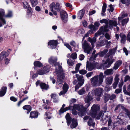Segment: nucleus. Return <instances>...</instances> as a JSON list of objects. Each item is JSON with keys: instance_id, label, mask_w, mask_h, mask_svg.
<instances>
[{"instance_id": "13", "label": "nucleus", "mask_w": 130, "mask_h": 130, "mask_svg": "<svg viewBox=\"0 0 130 130\" xmlns=\"http://www.w3.org/2000/svg\"><path fill=\"white\" fill-rule=\"evenodd\" d=\"M58 41L56 40H50L48 43V46L49 48L53 49L55 48L58 44Z\"/></svg>"}, {"instance_id": "52", "label": "nucleus", "mask_w": 130, "mask_h": 130, "mask_svg": "<svg viewBox=\"0 0 130 130\" xmlns=\"http://www.w3.org/2000/svg\"><path fill=\"white\" fill-rule=\"evenodd\" d=\"M23 6L25 8H27L28 7H30L29 6L27 2L26 1H24L23 2Z\"/></svg>"}, {"instance_id": "19", "label": "nucleus", "mask_w": 130, "mask_h": 130, "mask_svg": "<svg viewBox=\"0 0 130 130\" xmlns=\"http://www.w3.org/2000/svg\"><path fill=\"white\" fill-rule=\"evenodd\" d=\"M113 78L112 76L106 77L105 79V82L106 84L107 85H110L112 83Z\"/></svg>"}, {"instance_id": "56", "label": "nucleus", "mask_w": 130, "mask_h": 130, "mask_svg": "<svg viewBox=\"0 0 130 130\" xmlns=\"http://www.w3.org/2000/svg\"><path fill=\"white\" fill-rule=\"evenodd\" d=\"M105 37L108 40H110L111 39V36L108 33H106L104 34Z\"/></svg>"}, {"instance_id": "26", "label": "nucleus", "mask_w": 130, "mask_h": 130, "mask_svg": "<svg viewBox=\"0 0 130 130\" xmlns=\"http://www.w3.org/2000/svg\"><path fill=\"white\" fill-rule=\"evenodd\" d=\"M113 73V69H107L104 72V74L106 75H112Z\"/></svg>"}, {"instance_id": "32", "label": "nucleus", "mask_w": 130, "mask_h": 130, "mask_svg": "<svg viewBox=\"0 0 130 130\" xmlns=\"http://www.w3.org/2000/svg\"><path fill=\"white\" fill-rule=\"evenodd\" d=\"M120 36L121 38V43L123 44L126 41V36L124 34H120Z\"/></svg>"}, {"instance_id": "27", "label": "nucleus", "mask_w": 130, "mask_h": 130, "mask_svg": "<svg viewBox=\"0 0 130 130\" xmlns=\"http://www.w3.org/2000/svg\"><path fill=\"white\" fill-rule=\"evenodd\" d=\"M85 13L84 10H80L78 13L77 18L79 19H81Z\"/></svg>"}, {"instance_id": "23", "label": "nucleus", "mask_w": 130, "mask_h": 130, "mask_svg": "<svg viewBox=\"0 0 130 130\" xmlns=\"http://www.w3.org/2000/svg\"><path fill=\"white\" fill-rule=\"evenodd\" d=\"M76 76L78 80L80 82V83H82V84H83L84 82V80L83 76L82 75H79L77 74H76Z\"/></svg>"}, {"instance_id": "38", "label": "nucleus", "mask_w": 130, "mask_h": 130, "mask_svg": "<svg viewBox=\"0 0 130 130\" xmlns=\"http://www.w3.org/2000/svg\"><path fill=\"white\" fill-rule=\"evenodd\" d=\"M128 20L129 19L128 18L122 20L121 23L122 26H124L125 25L128 23Z\"/></svg>"}, {"instance_id": "40", "label": "nucleus", "mask_w": 130, "mask_h": 130, "mask_svg": "<svg viewBox=\"0 0 130 130\" xmlns=\"http://www.w3.org/2000/svg\"><path fill=\"white\" fill-rule=\"evenodd\" d=\"M128 15L127 13H125L123 14L120 17H119L118 18V24L120 25V21L121 19H122L124 18V17L127 16Z\"/></svg>"}, {"instance_id": "17", "label": "nucleus", "mask_w": 130, "mask_h": 130, "mask_svg": "<svg viewBox=\"0 0 130 130\" xmlns=\"http://www.w3.org/2000/svg\"><path fill=\"white\" fill-rule=\"evenodd\" d=\"M9 53L8 52L3 51L0 54V60H2L6 58L9 55Z\"/></svg>"}, {"instance_id": "35", "label": "nucleus", "mask_w": 130, "mask_h": 130, "mask_svg": "<svg viewBox=\"0 0 130 130\" xmlns=\"http://www.w3.org/2000/svg\"><path fill=\"white\" fill-rule=\"evenodd\" d=\"M27 8V15L28 17H31L32 15V10L31 8L30 7Z\"/></svg>"}, {"instance_id": "53", "label": "nucleus", "mask_w": 130, "mask_h": 130, "mask_svg": "<svg viewBox=\"0 0 130 130\" xmlns=\"http://www.w3.org/2000/svg\"><path fill=\"white\" fill-rule=\"evenodd\" d=\"M106 4L105 3L103 4L102 7V11L103 13H104L106 11Z\"/></svg>"}, {"instance_id": "16", "label": "nucleus", "mask_w": 130, "mask_h": 130, "mask_svg": "<svg viewBox=\"0 0 130 130\" xmlns=\"http://www.w3.org/2000/svg\"><path fill=\"white\" fill-rule=\"evenodd\" d=\"M109 27L110 29H112L113 28V26L116 27L118 25L117 22L116 20H109Z\"/></svg>"}, {"instance_id": "11", "label": "nucleus", "mask_w": 130, "mask_h": 130, "mask_svg": "<svg viewBox=\"0 0 130 130\" xmlns=\"http://www.w3.org/2000/svg\"><path fill=\"white\" fill-rule=\"evenodd\" d=\"M114 61V59H110L108 58L105 61L104 60H102L103 62H105L103 64H101V66H102V68H103V69H104L105 68H108L113 63Z\"/></svg>"}, {"instance_id": "44", "label": "nucleus", "mask_w": 130, "mask_h": 130, "mask_svg": "<svg viewBox=\"0 0 130 130\" xmlns=\"http://www.w3.org/2000/svg\"><path fill=\"white\" fill-rule=\"evenodd\" d=\"M85 89L84 88H82L79 91H78V93L80 95L85 94Z\"/></svg>"}, {"instance_id": "47", "label": "nucleus", "mask_w": 130, "mask_h": 130, "mask_svg": "<svg viewBox=\"0 0 130 130\" xmlns=\"http://www.w3.org/2000/svg\"><path fill=\"white\" fill-rule=\"evenodd\" d=\"M68 89V86L67 84H64L63 87V90L65 91V92H67Z\"/></svg>"}, {"instance_id": "46", "label": "nucleus", "mask_w": 130, "mask_h": 130, "mask_svg": "<svg viewBox=\"0 0 130 130\" xmlns=\"http://www.w3.org/2000/svg\"><path fill=\"white\" fill-rule=\"evenodd\" d=\"M88 27L89 29H92L93 30L96 31L97 30L94 25L92 24L89 25Z\"/></svg>"}, {"instance_id": "61", "label": "nucleus", "mask_w": 130, "mask_h": 130, "mask_svg": "<svg viewBox=\"0 0 130 130\" xmlns=\"http://www.w3.org/2000/svg\"><path fill=\"white\" fill-rule=\"evenodd\" d=\"M67 63L69 66H73L74 64L73 62L70 59H69L68 60Z\"/></svg>"}, {"instance_id": "48", "label": "nucleus", "mask_w": 130, "mask_h": 130, "mask_svg": "<svg viewBox=\"0 0 130 130\" xmlns=\"http://www.w3.org/2000/svg\"><path fill=\"white\" fill-rule=\"evenodd\" d=\"M117 49V48L116 47L115 48L111 49L109 51V53L110 55L114 54L116 51Z\"/></svg>"}, {"instance_id": "7", "label": "nucleus", "mask_w": 130, "mask_h": 130, "mask_svg": "<svg viewBox=\"0 0 130 130\" xmlns=\"http://www.w3.org/2000/svg\"><path fill=\"white\" fill-rule=\"evenodd\" d=\"M12 13L11 11H9L8 14L5 15L4 10L3 9H0V20L3 24H6V21L3 18L4 17L9 18L12 17Z\"/></svg>"}, {"instance_id": "22", "label": "nucleus", "mask_w": 130, "mask_h": 130, "mask_svg": "<svg viewBox=\"0 0 130 130\" xmlns=\"http://www.w3.org/2000/svg\"><path fill=\"white\" fill-rule=\"evenodd\" d=\"M122 63V61L121 60H119L117 61L114 65L113 69L115 70L117 69L121 65Z\"/></svg>"}, {"instance_id": "8", "label": "nucleus", "mask_w": 130, "mask_h": 130, "mask_svg": "<svg viewBox=\"0 0 130 130\" xmlns=\"http://www.w3.org/2000/svg\"><path fill=\"white\" fill-rule=\"evenodd\" d=\"M49 7L50 10L55 15H57V12H59L61 8L58 2L56 4L54 2H52L50 4Z\"/></svg>"}, {"instance_id": "25", "label": "nucleus", "mask_w": 130, "mask_h": 130, "mask_svg": "<svg viewBox=\"0 0 130 130\" xmlns=\"http://www.w3.org/2000/svg\"><path fill=\"white\" fill-rule=\"evenodd\" d=\"M38 116V113L35 111H32L30 114V117L31 118H37Z\"/></svg>"}, {"instance_id": "4", "label": "nucleus", "mask_w": 130, "mask_h": 130, "mask_svg": "<svg viewBox=\"0 0 130 130\" xmlns=\"http://www.w3.org/2000/svg\"><path fill=\"white\" fill-rule=\"evenodd\" d=\"M99 110L100 106L99 105L95 104L93 105L91 108V111L90 115L93 118L99 119L103 112V111H101L97 114Z\"/></svg>"}, {"instance_id": "20", "label": "nucleus", "mask_w": 130, "mask_h": 130, "mask_svg": "<svg viewBox=\"0 0 130 130\" xmlns=\"http://www.w3.org/2000/svg\"><path fill=\"white\" fill-rule=\"evenodd\" d=\"M78 123L77 119L73 118L72 120V123L70 125V127L71 128H75L77 125Z\"/></svg>"}, {"instance_id": "30", "label": "nucleus", "mask_w": 130, "mask_h": 130, "mask_svg": "<svg viewBox=\"0 0 130 130\" xmlns=\"http://www.w3.org/2000/svg\"><path fill=\"white\" fill-rule=\"evenodd\" d=\"M23 108L24 110H26L28 111L27 113L28 114L30 112L31 110V107L30 105H26L24 106Z\"/></svg>"}, {"instance_id": "31", "label": "nucleus", "mask_w": 130, "mask_h": 130, "mask_svg": "<svg viewBox=\"0 0 130 130\" xmlns=\"http://www.w3.org/2000/svg\"><path fill=\"white\" fill-rule=\"evenodd\" d=\"M108 50L107 49L103 50L102 51L98 53V55L100 57H103L108 52Z\"/></svg>"}, {"instance_id": "5", "label": "nucleus", "mask_w": 130, "mask_h": 130, "mask_svg": "<svg viewBox=\"0 0 130 130\" xmlns=\"http://www.w3.org/2000/svg\"><path fill=\"white\" fill-rule=\"evenodd\" d=\"M55 73H56L57 77V83L58 85L62 83L64 78L63 73V70L62 67L60 65H58V69H55Z\"/></svg>"}, {"instance_id": "41", "label": "nucleus", "mask_w": 130, "mask_h": 130, "mask_svg": "<svg viewBox=\"0 0 130 130\" xmlns=\"http://www.w3.org/2000/svg\"><path fill=\"white\" fill-rule=\"evenodd\" d=\"M60 15L61 18H62V17H65L68 16V14L66 12L63 10H62L61 11Z\"/></svg>"}, {"instance_id": "28", "label": "nucleus", "mask_w": 130, "mask_h": 130, "mask_svg": "<svg viewBox=\"0 0 130 130\" xmlns=\"http://www.w3.org/2000/svg\"><path fill=\"white\" fill-rule=\"evenodd\" d=\"M87 40L90 42L92 47H93L94 46V43L96 41V39L93 37L92 38H91L89 37L88 38Z\"/></svg>"}, {"instance_id": "58", "label": "nucleus", "mask_w": 130, "mask_h": 130, "mask_svg": "<svg viewBox=\"0 0 130 130\" xmlns=\"http://www.w3.org/2000/svg\"><path fill=\"white\" fill-rule=\"evenodd\" d=\"M81 64L80 63H78L76 64L75 67V70L77 72H78L79 71V68Z\"/></svg>"}, {"instance_id": "1", "label": "nucleus", "mask_w": 130, "mask_h": 130, "mask_svg": "<svg viewBox=\"0 0 130 130\" xmlns=\"http://www.w3.org/2000/svg\"><path fill=\"white\" fill-rule=\"evenodd\" d=\"M104 90L103 89L100 88H97L93 90L91 93L90 95L89 93L88 96L86 98L85 102L87 104V107H88L90 104V101L93 99V96L95 95L99 97L102 96L103 94Z\"/></svg>"}, {"instance_id": "9", "label": "nucleus", "mask_w": 130, "mask_h": 130, "mask_svg": "<svg viewBox=\"0 0 130 130\" xmlns=\"http://www.w3.org/2000/svg\"><path fill=\"white\" fill-rule=\"evenodd\" d=\"M109 30L107 29V26L105 25L103 26H101L99 29L98 31L95 34L93 38L96 39L97 37L102 34L104 35L105 32H108Z\"/></svg>"}, {"instance_id": "6", "label": "nucleus", "mask_w": 130, "mask_h": 130, "mask_svg": "<svg viewBox=\"0 0 130 130\" xmlns=\"http://www.w3.org/2000/svg\"><path fill=\"white\" fill-rule=\"evenodd\" d=\"M90 62L87 61V62L86 68L87 70L89 71H91L94 69L95 68H97L98 69H102L101 64L97 63L94 61H92V60L90 61Z\"/></svg>"}, {"instance_id": "39", "label": "nucleus", "mask_w": 130, "mask_h": 130, "mask_svg": "<svg viewBox=\"0 0 130 130\" xmlns=\"http://www.w3.org/2000/svg\"><path fill=\"white\" fill-rule=\"evenodd\" d=\"M88 124L89 126H92L93 127H94L95 125V122L92 121L91 119L88 121Z\"/></svg>"}, {"instance_id": "62", "label": "nucleus", "mask_w": 130, "mask_h": 130, "mask_svg": "<svg viewBox=\"0 0 130 130\" xmlns=\"http://www.w3.org/2000/svg\"><path fill=\"white\" fill-rule=\"evenodd\" d=\"M107 96H108L109 99L111 100H112L114 99L116 97V95L114 94H112L111 96H110V95L108 94H107Z\"/></svg>"}, {"instance_id": "64", "label": "nucleus", "mask_w": 130, "mask_h": 130, "mask_svg": "<svg viewBox=\"0 0 130 130\" xmlns=\"http://www.w3.org/2000/svg\"><path fill=\"white\" fill-rule=\"evenodd\" d=\"M94 25L97 30L98 29V27L100 25V24L98 22L96 21L94 23Z\"/></svg>"}, {"instance_id": "55", "label": "nucleus", "mask_w": 130, "mask_h": 130, "mask_svg": "<svg viewBox=\"0 0 130 130\" xmlns=\"http://www.w3.org/2000/svg\"><path fill=\"white\" fill-rule=\"evenodd\" d=\"M119 75L118 74H117L116 75L114 79V82L118 83L119 80Z\"/></svg>"}, {"instance_id": "54", "label": "nucleus", "mask_w": 130, "mask_h": 130, "mask_svg": "<svg viewBox=\"0 0 130 130\" xmlns=\"http://www.w3.org/2000/svg\"><path fill=\"white\" fill-rule=\"evenodd\" d=\"M84 32L85 31L83 29H79L78 30L77 32V34L78 35H79L80 34H83L84 33Z\"/></svg>"}, {"instance_id": "2", "label": "nucleus", "mask_w": 130, "mask_h": 130, "mask_svg": "<svg viewBox=\"0 0 130 130\" xmlns=\"http://www.w3.org/2000/svg\"><path fill=\"white\" fill-rule=\"evenodd\" d=\"M87 104L86 105L85 107L84 108L82 105H76L74 104L73 106L71 109L72 113L74 115H76L77 114V112L76 110H78L79 112L78 114L80 116L82 117L85 114L86 108L87 107Z\"/></svg>"}, {"instance_id": "3", "label": "nucleus", "mask_w": 130, "mask_h": 130, "mask_svg": "<svg viewBox=\"0 0 130 130\" xmlns=\"http://www.w3.org/2000/svg\"><path fill=\"white\" fill-rule=\"evenodd\" d=\"M104 76L102 72L100 73L99 75L94 76L90 79L92 85L96 87L101 85L103 81Z\"/></svg>"}, {"instance_id": "60", "label": "nucleus", "mask_w": 130, "mask_h": 130, "mask_svg": "<svg viewBox=\"0 0 130 130\" xmlns=\"http://www.w3.org/2000/svg\"><path fill=\"white\" fill-rule=\"evenodd\" d=\"M79 73L82 75H84L86 74L87 72V71L85 70L82 69L79 71Z\"/></svg>"}, {"instance_id": "49", "label": "nucleus", "mask_w": 130, "mask_h": 130, "mask_svg": "<svg viewBox=\"0 0 130 130\" xmlns=\"http://www.w3.org/2000/svg\"><path fill=\"white\" fill-rule=\"evenodd\" d=\"M83 84L81 83H79L76 86L75 88V91H76Z\"/></svg>"}, {"instance_id": "63", "label": "nucleus", "mask_w": 130, "mask_h": 130, "mask_svg": "<svg viewBox=\"0 0 130 130\" xmlns=\"http://www.w3.org/2000/svg\"><path fill=\"white\" fill-rule=\"evenodd\" d=\"M47 103L45 104L44 105L43 104V105L44 106V108L46 109H48L50 108V107L48 106L47 105L48 104V102H49L48 101L46 100Z\"/></svg>"}, {"instance_id": "24", "label": "nucleus", "mask_w": 130, "mask_h": 130, "mask_svg": "<svg viewBox=\"0 0 130 130\" xmlns=\"http://www.w3.org/2000/svg\"><path fill=\"white\" fill-rule=\"evenodd\" d=\"M65 117L67 120V124L68 126H69L71 122L72 118L68 113L66 114Z\"/></svg>"}, {"instance_id": "33", "label": "nucleus", "mask_w": 130, "mask_h": 130, "mask_svg": "<svg viewBox=\"0 0 130 130\" xmlns=\"http://www.w3.org/2000/svg\"><path fill=\"white\" fill-rule=\"evenodd\" d=\"M40 86L42 89L47 90L48 88V86L43 83H40Z\"/></svg>"}, {"instance_id": "50", "label": "nucleus", "mask_w": 130, "mask_h": 130, "mask_svg": "<svg viewBox=\"0 0 130 130\" xmlns=\"http://www.w3.org/2000/svg\"><path fill=\"white\" fill-rule=\"evenodd\" d=\"M73 106H71V105H70L69 107H66V108H65L62 112H63V113H64V112H65L69 110H71V109L72 108Z\"/></svg>"}, {"instance_id": "45", "label": "nucleus", "mask_w": 130, "mask_h": 130, "mask_svg": "<svg viewBox=\"0 0 130 130\" xmlns=\"http://www.w3.org/2000/svg\"><path fill=\"white\" fill-rule=\"evenodd\" d=\"M31 2L32 7H35L38 4V0H31Z\"/></svg>"}, {"instance_id": "21", "label": "nucleus", "mask_w": 130, "mask_h": 130, "mask_svg": "<svg viewBox=\"0 0 130 130\" xmlns=\"http://www.w3.org/2000/svg\"><path fill=\"white\" fill-rule=\"evenodd\" d=\"M7 87L6 86L3 87L0 91V97H2L4 96L6 92Z\"/></svg>"}, {"instance_id": "10", "label": "nucleus", "mask_w": 130, "mask_h": 130, "mask_svg": "<svg viewBox=\"0 0 130 130\" xmlns=\"http://www.w3.org/2000/svg\"><path fill=\"white\" fill-rule=\"evenodd\" d=\"M49 67L48 65L44 66L42 68L39 69L37 70V73L38 75H42L46 74L49 71Z\"/></svg>"}, {"instance_id": "34", "label": "nucleus", "mask_w": 130, "mask_h": 130, "mask_svg": "<svg viewBox=\"0 0 130 130\" xmlns=\"http://www.w3.org/2000/svg\"><path fill=\"white\" fill-rule=\"evenodd\" d=\"M96 52V51L94 50L93 52L92 55L90 57V60L91 61V60H94L97 57L98 55V53L95 54Z\"/></svg>"}, {"instance_id": "51", "label": "nucleus", "mask_w": 130, "mask_h": 130, "mask_svg": "<svg viewBox=\"0 0 130 130\" xmlns=\"http://www.w3.org/2000/svg\"><path fill=\"white\" fill-rule=\"evenodd\" d=\"M62 21V22L64 23H66L67 22L68 20V16L65 17H62V18H61Z\"/></svg>"}, {"instance_id": "15", "label": "nucleus", "mask_w": 130, "mask_h": 130, "mask_svg": "<svg viewBox=\"0 0 130 130\" xmlns=\"http://www.w3.org/2000/svg\"><path fill=\"white\" fill-rule=\"evenodd\" d=\"M104 115L102 116V119L105 122H106L107 121H108V126L109 127L111 126V123L112 122V120L111 119V118L110 117H108L107 116H106L105 117L103 118Z\"/></svg>"}, {"instance_id": "37", "label": "nucleus", "mask_w": 130, "mask_h": 130, "mask_svg": "<svg viewBox=\"0 0 130 130\" xmlns=\"http://www.w3.org/2000/svg\"><path fill=\"white\" fill-rule=\"evenodd\" d=\"M108 20H107L106 19H103L102 20H101L100 21V22L102 24L104 23L106 24L105 25L107 26L108 27V24L109 21Z\"/></svg>"}, {"instance_id": "59", "label": "nucleus", "mask_w": 130, "mask_h": 130, "mask_svg": "<svg viewBox=\"0 0 130 130\" xmlns=\"http://www.w3.org/2000/svg\"><path fill=\"white\" fill-rule=\"evenodd\" d=\"M71 57L73 59H76L77 57L76 53H72L71 56Z\"/></svg>"}, {"instance_id": "36", "label": "nucleus", "mask_w": 130, "mask_h": 130, "mask_svg": "<svg viewBox=\"0 0 130 130\" xmlns=\"http://www.w3.org/2000/svg\"><path fill=\"white\" fill-rule=\"evenodd\" d=\"M52 116L51 113L49 112H46L44 116V118L46 119L47 121H48V119H49L51 118Z\"/></svg>"}, {"instance_id": "12", "label": "nucleus", "mask_w": 130, "mask_h": 130, "mask_svg": "<svg viewBox=\"0 0 130 130\" xmlns=\"http://www.w3.org/2000/svg\"><path fill=\"white\" fill-rule=\"evenodd\" d=\"M82 48L84 50V52L88 54L90 53L91 50V47L89 44L86 41H84L82 44Z\"/></svg>"}, {"instance_id": "18", "label": "nucleus", "mask_w": 130, "mask_h": 130, "mask_svg": "<svg viewBox=\"0 0 130 130\" xmlns=\"http://www.w3.org/2000/svg\"><path fill=\"white\" fill-rule=\"evenodd\" d=\"M104 37L103 36H101L99 38V39L100 40V43L103 44L101 46H103L104 45V43L106 42V45H107L110 46L111 44L112 43L110 41H108L107 40H106L105 39H102V38Z\"/></svg>"}, {"instance_id": "29", "label": "nucleus", "mask_w": 130, "mask_h": 130, "mask_svg": "<svg viewBox=\"0 0 130 130\" xmlns=\"http://www.w3.org/2000/svg\"><path fill=\"white\" fill-rule=\"evenodd\" d=\"M34 65L35 67H38L40 68L43 66V64L39 61H35L34 63Z\"/></svg>"}, {"instance_id": "43", "label": "nucleus", "mask_w": 130, "mask_h": 130, "mask_svg": "<svg viewBox=\"0 0 130 130\" xmlns=\"http://www.w3.org/2000/svg\"><path fill=\"white\" fill-rule=\"evenodd\" d=\"M70 44V45L71 46H73L74 47H76L77 48L79 49V44H77L76 45V44L75 41H71Z\"/></svg>"}, {"instance_id": "57", "label": "nucleus", "mask_w": 130, "mask_h": 130, "mask_svg": "<svg viewBox=\"0 0 130 130\" xmlns=\"http://www.w3.org/2000/svg\"><path fill=\"white\" fill-rule=\"evenodd\" d=\"M65 106V104H63L60 110H59V113L60 115H61L63 113V111L64 109V107Z\"/></svg>"}, {"instance_id": "14", "label": "nucleus", "mask_w": 130, "mask_h": 130, "mask_svg": "<svg viewBox=\"0 0 130 130\" xmlns=\"http://www.w3.org/2000/svg\"><path fill=\"white\" fill-rule=\"evenodd\" d=\"M57 58L56 56L51 57L48 59V62L51 64L56 66L57 64Z\"/></svg>"}, {"instance_id": "42", "label": "nucleus", "mask_w": 130, "mask_h": 130, "mask_svg": "<svg viewBox=\"0 0 130 130\" xmlns=\"http://www.w3.org/2000/svg\"><path fill=\"white\" fill-rule=\"evenodd\" d=\"M123 91L124 93L126 95L130 96V91L128 92L126 90V86L124 85L123 87Z\"/></svg>"}]
</instances>
